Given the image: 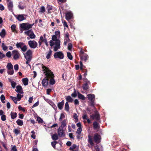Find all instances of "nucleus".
Returning a JSON list of instances; mask_svg holds the SVG:
<instances>
[{
  "mask_svg": "<svg viewBox=\"0 0 151 151\" xmlns=\"http://www.w3.org/2000/svg\"><path fill=\"white\" fill-rule=\"evenodd\" d=\"M42 68L43 69L42 71L43 73L46 76L48 80L50 79V83L51 85H53L55 83V81L54 79V75L53 72H52L48 68L43 65H42Z\"/></svg>",
  "mask_w": 151,
  "mask_h": 151,
  "instance_id": "obj_1",
  "label": "nucleus"
},
{
  "mask_svg": "<svg viewBox=\"0 0 151 151\" xmlns=\"http://www.w3.org/2000/svg\"><path fill=\"white\" fill-rule=\"evenodd\" d=\"M16 46L17 48H20L21 50L23 52H25L27 49V46L23 42H17Z\"/></svg>",
  "mask_w": 151,
  "mask_h": 151,
  "instance_id": "obj_2",
  "label": "nucleus"
},
{
  "mask_svg": "<svg viewBox=\"0 0 151 151\" xmlns=\"http://www.w3.org/2000/svg\"><path fill=\"white\" fill-rule=\"evenodd\" d=\"M34 24L35 23H33L32 24H29L28 23H23L20 24V27L24 30H27L32 28Z\"/></svg>",
  "mask_w": 151,
  "mask_h": 151,
  "instance_id": "obj_3",
  "label": "nucleus"
},
{
  "mask_svg": "<svg viewBox=\"0 0 151 151\" xmlns=\"http://www.w3.org/2000/svg\"><path fill=\"white\" fill-rule=\"evenodd\" d=\"M79 55L81 59L82 60L86 62L88 58V56L87 54L84 52L82 49L79 53Z\"/></svg>",
  "mask_w": 151,
  "mask_h": 151,
  "instance_id": "obj_4",
  "label": "nucleus"
},
{
  "mask_svg": "<svg viewBox=\"0 0 151 151\" xmlns=\"http://www.w3.org/2000/svg\"><path fill=\"white\" fill-rule=\"evenodd\" d=\"M12 55L13 57V59L17 60H18L20 56V54L19 53L18 50H14L12 52Z\"/></svg>",
  "mask_w": 151,
  "mask_h": 151,
  "instance_id": "obj_5",
  "label": "nucleus"
},
{
  "mask_svg": "<svg viewBox=\"0 0 151 151\" xmlns=\"http://www.w3.org/2000/svg\"><path fill=\"white\" fill-rule=\"evenodd\" d=\"M54 57L55 59H62L64 58V55L62 52L59 51L55 52L54 54Z\"/></svg>",
  "mask_w": 151,
  "mask_h": 151,
  "instance_id": "obj_6",
  "label": "nucleus"
},
{
  "mask_svg": "<svg viewBox=\"0 0 151 151\" xmlns=\"http://www.w3.org/2000/svg\"><path fill=\"white\" fill-rule=\"evenodd\" d=\"M90 118L93 120L96 119L98 121L100 120V116L98 111L95 112L94 114L90 115Z\"/></svg>",
  "mask_w": 151,
  "mask_h": 151,
  "instance_id": "obj_7",
  "label": "nucleus"
},
{
  "mask_svg": "<svg viewBox=\"0 0 151 151\" xmlns=\"http://www.w3.org/2000/svg\"><path fill=\"white\" fill-rule=\"evenodd\" d=\"M28 44L29 47L33 49H35L38 45L37 43L34 40H29L28 42Z\"/></svg>",
  "mask_w": 151,
  "mask_h": 151,
  "instance_id": "obj_8",
  "label": "nucleus"
},
{
  "mask_svg": "<svg viewBox=\"0 0 151 151\" xmlns=\"http://www.w3.org/2000/svg\"><path fill=\"white\" fill-rule=\"evenodd\" d=\"M59 41H60L59 39H57V37L55 35H53L52 37V40H50L49 42L50 46L52 47L55 45V42Z\"/></svg>",
  "mask_w": 151,
  "mask_h": 151,
  "instance_id": "obj_9",
  "label": "nucleus"
},
{
  "mask_svg": "<svg viewBox=\"0 0 151 151\" xmlns=\"http://www.w3.org/2000/svg\"><path fill=\"white\" fill-rule=\"evenodd\" d=\"M93 139L94 142L97 144L101 142V136L98 133L94 134Z\"/></svg>",
  "mask_w": 151,
  "mask_h": 151,
  "instance_id": "obj_10",
  "label": "nucleus"
},
{
  "mask_svg": "<svg viewBox=\"0 0 151 151\" xmlns=\"http://www.w3.org/2000/svg\"><path fill=\"white\" fill-rule=\"evenodd\" d=\"M32 51L31 50L29 49L27 51L25 55L24 54V55L25 58H27V59H32Z\"/></svg>",
  "mask_w": 151,
  "mask_h": 151,
  "instance_id": "obj_11",
  "label": "nucleus"
},
{
  "mask_svg": "<svg viewBox=\"0 0 151 151\" xmlns=\"http://www.w3.org/2000/svg\"><path fill=\"white\" fill-rule=\"evenodd\" d=\"M55 46L54 47L53 50L54 51L56 52L60 48V41L55 42Z\"/></svg>",
  "mask_w": 151,
  "mask_h": 151,
  "instance_id": "obj_12",
  "label": "nucleus"
},
{
  "mask_svg": "<svg viewBox=\"0 0 151 151\" xmlns=\"http://www.w3.org/2000/svg\"><path fill=\"white\" fill-rule=\"evenodd\" d=\"M48 79L46 76L42 81V84L44 87H46L48 84Z\"/></svg>",
  "mask_w": 151,
  "mask_h": 151,
  "instance_id": "obj_13",
  "label": "nucleus"
},
{
  "mask_svg": "<svg viewBox=\"0 0 151 151\" xmlns=\"http://www.w3.org/2000/svg\"><path fill=\"white\" fill-rule=\"evenodd\" d=\"M63 129L61 128L60 127L58 131V135L59 137H64L65 136V134L63 130Z\"/></svg>",
  "mask_w": 151,
  "mask_h": 151,
  "instance_id": "obj_14",
  "label": "nucleus"
},
{
  "mask_svg": "<svg viewBox=\"0 0 151 151\" xmlns=\"http://www.w3.org/2000/svg\"><path fill=\"white\" fill-rule=\"evenodd\" d=\"M24 14H18L16 15V17L18 21H21L26 19L24 17Z\"/></svg>",
  "mask_w": 151,
  "mask_h": 151,
  "instance_id": "obj_15",
  "label": "nucleus"
},
{
  "mask_svg": "<svg viewBox=\"0 0 151 151\" xmlns=\"http://www.w3.org/2000/svg\"><path fill=\"white\" fill-rule=\"evenodd\" d=\"M91 85L90 81H88L87 83H85L82 85V88L84 90H86L89 88V85Z\"/></svg>",
  "mask_w": 151,
  "mask_h": 151,
  "instance_id": "obj_16",
  "label": "nucleus"
},
{
  "mask_svg": "<svg viewBox=\"0 0 151 151\" xmlns=\"http://www.w3.org/2000/svg\"><path fill=\"white\" fill-rule=\"evenodd\" d=\"M73 17V14L71 12H67L65 14V19L68 21L70 20Z\"/></svg>",
  "mask_w": 151,
  "mask_h": 151,
  "instance_id": "obj_17",
  "label": "nucleus"
},
{
  "mask_svg": "<svg viewBox=\"0 0 151 151\" xmlns=\"http://www.w3.org/2000/svg\"><path fill=\"white\" fill-rule=\"evenodd\" d=\"M16 88L17 89H15V91L17 93H18L21 94L23 93L22 88L21 86H16Z\"/></svg>",
  "mask_w": 151,
  "mask_h": 151,
  "instance_id": "obj_18",
  "label": "nucleus"
},
{
  "mask_svg": "<svg viewBox=\"0 0 151 151\" xmlns=\"http://www.w3.org/2000/svg\"><path fill=\"white\" fill-rule=\"evenodd\" d=\"M88 142L89 143L90 145L91 146L94 145V143L93 140L92 136H91L90 134L88 135Z\"/></svg>",
  "mask_w": 151,
  "mask_h": 151,
  "instance_id": "obj_19",
  "label": "nucleus"
},
{
  "mask_svg": "<svg viewBox=\"0 0 151 151\" xmlns=\"http://www.w3.org/2000/svg\"><path fill=\"white\" fill-rule=\"evenodd\" d=\"M7 6L9 11L11 12L12 11V8L13 6L12 1L7 2Z\"/></svg>",
  "mask_w": 151,
  "mask_h": 151,
  "instance_id": "obj_20",
  "label": "nucleus"
},
{
  "mask_svg": "<svg viewBox=\"0 0 151 151\" xmlns=\"http://www.w3.org/2000/svg\"><path fill=\"white\" fill-rule=\"evenodd\" d=\"M64 104V100H62L61 102L58 104L57 106L59 109L62 110L63 109Z\"/></svg>",
  "mask_w": 151,
  "mask_h": 151,
  "instance_id": "obj_21",
  "label": "nucleus"
},
{
  "mask_svg": "<svg viewBox=\"0 0 151 151\" xmlns=\"http://www.w3.org/2000/svg\"><path fill=\"white\" fill-rule=\"evenodd\" d=\"M40 40H41L43 42H45L47 47L48 46V44L47 42V40L46 38L43 39V37L42 36H41L40 37Z\"/></svg>",
  "mask_w": 151,
  "mask_h": 151,
  "instance_id": "obj_22",
  "label": "nucleus"
},
{
  "mask_svg": "<svg viewBox=\"0 0 151 151\" xmlns=\"http://www.w3.org/2000/svg\"><path fill=\"white\" fill-rule=\"evenodd\" d=\"M93 126L94 129H99V124L96 121H95L93 122Z\"/></svg>",
  "mask_w": 151,
  "mask_h": 151,
  "instance_id": "obj_23",
  "label": "nucleus"
},
{
  "mask_svg": "<svg viewBox=\"0 0 151 151\" xmlns=\"http://www.w3.org/2000/svg\"><path fill=\"white\" fill-rule=\"evenodd\" d=\"M87 96L88 99L90 101L93 100L95 97L94 95L93 94H89Z\"/></svg>",
  "mask_w": 151,
  "mask_h": 151,
  "instance_id": "obj_24",
  "label": "nucleus"
},
{
  "mask_svg": "<svg viewBox=\"0 0 151 151\" xmlns=\"http://www.w3.org/2000/svg\"><path fill=\"white\" fill-rule=\"evenodd\" d=\"M67 120L65 119H64L62 121L61 123V126L60 127L61 128L63 129L65 126H66L67 124Z\"/></svg>",
  "mask_w": 151,
  "mask_h": 151,
  "instance_id": "obj_25",
  "label": "nucleus"
},
{
  "mask_svg": "<svg viewBox=\"0 0 151 151\" xmlns=\"http://www.w3.org/2000/svg\"><path fill=\"white\" fill-rule=\"evenodd\" d=\"M78 98L79 99H82L83 100H84L85 99V97L84 95L80 93L79 92H78Z\"/></svg>",
  "mask_w": 151,
  "mask_h": 151,
  "instance_id": "obj_26",
  "label": "nucleus"
},
{
  "mask_svg": "<svg viewBox=\"0 0 151 151\" xmlns=\"http://www.w3.org/2000/svg\"><path fill=\"white\" fill-rule=\"evenodd\" d=\"M28 79L27 78H24L22 79V82L24 86H26L28 84Z\"/></svg>",
  "mask_w": 151,
  "mask_h": 151,
  "instance_id": "obj_27",
  "label": "nucleus"
},
{
  "mask_svg": "<svg viewBox=\"0 0 151 151\" xmlns=\"http://www.w3.org/2000/svg\"><path fill=\"white\" fill-rule=\"evenodd\" d=\"M6 32L5 30L4 29H3L1 32L0 33V35L2 38H4L6 35Z\"/></svg>",
  "mask_w": 151,
  "mask_h": 151,
  "instance_id": "obj_28",
  "label": "nucleus"
},
{
  "mask_svg": "<svg viewBox=\"0 0 151 151\" xmlns=\"http://www.w3.org/2000/svg\"><path fill=\"white\" fill-rule=\"evenodd\" d=\"M58 135L56 133L53 134L52 136V138L53 140L54 141L57 140L58 138Z\"/></svg>",
  "mask_w": 151,
  "mask_h": 151,
  "instance_id": "obj_29",
  "label": "nucleus"
},
{
  "mask_svg": "<svg viewBox=\"0 0 151 151\" xmlns=\"http://www.w3.org/2000/svg\"><path fill=\"white\" fill-rule=\"evenodd\" d=\"M9 81L11 83V85L12 87L14 88L15 87L16 85V82L10 79H9Z\"/></svg>",
  "mask_w": 151,
  "mask_h": 151,
  "instance_id": "obj_30",
  "label": "nucleus"
},
{
  "mask_svg": "<svg viewBox=\"0 0 151 151\" xmlns=\"http://www.w3.org/2000/svg\"><path fill=\"white\" fill-rule=\"evenodd\" d=\"M65 99L67 101V102L68 103V102H72L73 100V99L70 96H66Z\"/></svg>",
  "mask_w": 151,
  "mask_h": 151,
  "instance_id": "obj_31",
  "label": "nucleus"
},
{
  "mask_svg": "<svg viewBox=\"0 0 151 151\" xmlns=\"http://www.w3.org/2000/svg\"><path fill=\"white\" fill-rule=\"evenodd\" d=\"M11 118L13 119L16 118L17 117V113L16 112H11Z\"/></svg>",
  "mask_w": 151,
  "mask_h": 151,
  "instance_id": "obj_32",
  "label": "nucleus"
},
{
  "mask_svg": "<svg viewBox=\"0 0 151 151\" xmlns=\"http://www.w3.org/2000/svg\"><path fill=\"white\" fill-rule=\"evenodd\" d=\"M8 70H12L13 69V66L11 63H8L6 66Z\"/></svg>",
  "mask_w": 151,
  "mask_h": 151,
  "instance_id": "obj_33",
  "label": "nucleus"
},
{
  "mask_svg": "<svg viewBox=\"0 0 151 151\" xmlns=\"http://www.w3.org/2000/svg\"><path fill=\"white\" fill-rule=\"evenodd\" d=\"M69 105L68 103L66 102L65 104V109L67 111H69Z\"/></svg>",
  "mask_w": 151,
  "mask_h": 151,
  "instance_id": "obj_34",
  "label": "nucleus"
},
{
  "mask_svg": "<svg viewBox=\"0 0 151 151\" xmlns=\"http://www.w3.org/2000/svg\"><path fill=\"white\" fill-rule=\"evenodd\" d=\"M16 123L18 125L21 126H22L23 124V121L19 119H18L16 121Z\"/></svg>",
  "mask_w": 151,
  "mask_h": 151,
  "instance_id": "obj_35",
  "label": "nucleus"
},
{
  "mask_svg": "<svg viewBox=\"0 0 151 151\" xmlns=\"http://www.w3.org/2000/svg\"><path fill=\"white\" fill-rule=\"evenodd\" d=\"M64 40L66 41L69 42L70 39L69 38V35L68 33H67L65 34V35L64 37Z\"/></svg>",
  "mask_w": 151,
  "mask_h": 151,
  "instance_id": "obj_36",
  "label": "nucleus"
},
{
  "mask_svg": "<svg viewBox=\"0 0 151 151\" xmlns=\"http://www.w3.org/2000/svg\"><path fill=\"white\" fill-rule=\"evenodd\" d=\"M10 97L13 101L15 104H17V101H18V100L16 97L10 96Z\"/></svg>",
  "mask_w": 151,
  "mask_h": 151,
  "instance_id": "obj_37",
  "label": "nucleus"
},
{
  "mask_svg": "<svg viewBox=\"0 0 151 151\" xmlns=\"http://www.w3.org/2000/svg\"><path fill=\"white\" fill-rule=\"evenodd\" d=\"M52 51L51 50H50L48 53L47 55L46 58L47 59H49L50 57V56L52 55Z\"/></svg>",
  "mask_w": 151,
  "mask_h": 151,
  "instance_id": "obj_38",
  "label": "nucleus"
},
{
  "mask_svg": "<svg viewBox=\"0 0 151 151\" xmlns=\"http://www.w3.org/2000/svg\"><path fill=\"white\" fill-rule=\"evenodd\" d=\"M22 3L21 2H20L19 3V4L18 5V6L19 9H24L25 7V6L24 5H22L21 4H22Z\"/></svg>",
  "mask_w": 151,
  "mask_h": 151,
  "instance_id": "obj_39",
  "label": "nucleus"
},
{
  "mask_svg": "<svg viewBox=\"0 0 151 151\" xmlns=\"http://www.w3.org/2000/svg\"><path fill=\"white\" fill-rule=\"evenodd\" d=\"M67 56L69 59L72 60L73 59V56L70 52H67Z\"/></svg>",
  "mask_w": 151,
  "mask_h": 151,
  "instance_id": "obj_40",
  "label": "nucleus"
},
{
  "mask_svg": "<svg viewBox=\"0 0 151 151\" xmlns=\"http://www.w3.org/2000/svg\"><path fill=\"white\" fill-rule=\"evenodd\" d=\"M23 95H21L19 93H18L17 94V99L18 100V101H19L20 100L21 98L23 97Z\"/></svg>",
  "mask_w": 151,
  "mask_h": 151,
  "instance_id": "obj_41",
  "label": "nucleus"
},
{
  "mask_svg": "<svg viewBox=\"0 0 151 151\" xmlns=\"http://www.w3.org/2000/svg\"><path fill=\"white\" fill-rule=\"evenodd\" d=\"M11 28L12 31L14 32H16V25L15 24H12L11 27Z\"/></svg>",
  "mask_w": 151,
  "mask_h": 151,
  "instance_id": "obj_42",
  "label": "nucleus"
},
{
  "mask_svg": "<svg viewBox=\"0 0 151 151\" xmlns=\"http://www.w3.org/2000/svg\"><path fill=\"white\" fill-rule=\"evenodd\" d=\"M45 11V7L44 6H42L41 7L40 10L39 11L40 13H44Z\"/></svg>",
  "mask_w": 151,
  "mask_h": 151,
  "instance_id": "obj_43",
  "label": "nucleus"
},
{
  "mask_svg": "<svg viewBox=\"0 0 151 151\" xmlns=\"http://www.w3.org/2000/svg\"><path fill=\"white\" fill-rule=\"evenodd\" d=\"M2 47L3 50L4 51L6 50L8 48V47L5 45L4 43H2Z\"/></svg>",
  "mask_w": 151,
  "mask_h": 151,
  "instance_id": "obj_44",
  "label": "nucleus"
},
{
  "mask_svg": "<svg viewBox=\"0 0 151 151\" xmlns=\"http://www.w3.org/2000/svg\"><path fill=\"white\" fill-rule=\"evenodd\" d=\"M0 99L2 103H5V101H4V100L5 99V97L4 95L2 94L1 95L0 97Z\"/></svg>",
  "mask_w": 151,
  "mask_h": 151,
  "instance_id": "obj_45",
  "label": "nucleus"
},
{
  "mask_svg": "<svg viewBox=\"0 0 151 151\" xmlns=\"http://www.w3.org/2000/svg\"><path fill=\"white\" fill-rule=\"evenodd\" d=\"M37 120L39 123H42L43 122L42 119L39 116L37 117Z\"/></svg>",
  "mask_w": 151,
  "mask_h": 151,
  "instance_id": "obj_46",
  "label": "nucleus"
},
{
  "mask_svg": "<svg viewBox=\"0 0 151 151\" xmlns=\"http://www.w3.org/2000/svg\"><path fill=\"white\" fill-rule=\"evenodd\" d=\"M29 37L31 39H34L35 37V35L33 33V32H32V33L30 34Z\"/></svg>",
  "mask_w": 151,
  "mask_h": 151,
  "instance_id": "obj_47",
  "label": "nucleus"
},
{
  "mask_svg": "<svg viewBox=\"0 0 151 151\" xmlns=\"http://www.w3.org/2000/svg\"><path fill=\"white\" fill-rule=\"evenodd\" d=\"M47 9L49 13H50V12H49L52 9V7L51 6L47 4Z\"/></svg>",
  "mask_w": 151,
  "mask_h": 151,
  "instance_id": "obj_48",
  "label": "nucleus"
},
{
  "mask_svg": "<svg viewBox=\"0 0 151 151\" xmlns=\"http://www.w3.org/2000/svg\"><path fill=\"white\" fill-rule=\"evenodd\" d=\"M14 132L16 135H17L18 134H19L20 133V131L17 129H15L14 130Z\"/></svg>",
  "mask_w": 151,
  "mask_h": 151,
  "instance_id": "obj_49",
  "label": "nucleus"
},
{
  "mask_svg": "<svg viewBox=\"0 0 151 151\" xmlns=\"http://www.w3.org/2000/svg\"><path fill=\"white\" fill-rule=\"evenodd\" d=\"M14 71L13 69L12 70H8L7 73L9 75H12L14 74Z\"/></svg>",
  "mask_w": 151,
  "mask_h": 151,
  "instance_id": "obj_50",
  "label": "nucleus"
},
{
  "mask_svg": "<svg viewBox=\"0 0 151 151\" xmlns=\"http://www.w3.org/2000/svg\"><path fill=\"white\" fill-rule=\"evenodd\" d=\"M76 144H73L71 147H70L69 149L71 150L74 151V150L76 148Z\"/></svg>",
  "mask_w": 151,
  "mask_h": 151,
  "instance_id": "obj_51",
  "label": "nucleus"
},
{
  "mask_svg": "<svg viewBox=\"0 0 151 151\" xmlns=\"http://www.w3.org/2000/svg\"><path fill=\"white\" fill-rule=\"evenodd\" d=\"M5 55L6 56L9 58H11L12 56L11 52L10 51H9L7 52L6 53V55Z\"/></svg>",
  "mask_w": 151,
  "mask_h": 151,
  "instance_id": "obj_52",
  "label": "nucleus"
},
{
  "mask_svg": "<svg viewBox=\"0 0 151 151\" xmlns=\"http://www.w3.org/2000/svg\"><path fill=\"white\" fill-rule=\"evenodd\" d=\"M68 49L69 50L71 51L72 48V45L71 43L68 44Z\"/></svg>",
  "mask_w": 151,
  "mask_h": 151,
  "instance_id": "obj_53",
  "label": "nucleus"
},
{
  "mask_svg": "<svg viewBox=\"0 0 151 151\" xmlns=\"http://www.w3.org/2000/svg\"><path fill=\"white\" fill-rule=\"evenodd\" d=\"M77 96L76 91V90L74 89L73 93L71 94V96L73 97H76Z\"/></svg>",
  "mask_w": 151,
  "mask_h": 151,
  "instance_id": "obj_54",
  "label": "nucleus"
},
{
  "mask_svg": "<svg viewBox=\"0 0 151 151\" xmlns=\"http://www.w3.org/2000/svg\"><path fill=\"white\" fill-rule=\"evenodd\" d=\"M82 131V128H78L77 129L76 132L77 134H80L81 133Z\"/></svg>",
  "mask_w": 151,
  "mask_h": 151,
  "instance_id": "obj_55",
  "label": "nucleus"
},
{
  "mask_svg": "<svg viewBox=\"0 0 151 151\" xmlns=\"http://www.w3.org/2000/svg\"><path fill=\"white\" fill-rule=\"evenodd\" d=\"M82 71L84 73V74H83V76L84 77H86L87 75V70L86 69H84L83 70H82Z\"/></svg>",
  "mask_w": 151,
  "mask_h": 151,
  "instance_id": "obj_56",
  "label": "nucleus"
},
{
  "mask_svg": "<svg viewBox=\"0 0 151 151\" xmlns=\"http://www.w3.org/2000/svg\"><path fill=\"white\" fill-rule=\"evenodd\" d=\"M5 57L6 55H5L0 52V59H1Z\"/></svg>",
  "mask_w": 151,
  "mask_h": 151,
  "instance_id": "obj_57",
  "label": "nucleus"
},
{
  "mask_svg": "<svg viewBox=\"0 0 151 151\" xmlns=\"http://www.w3.org/2000/svg\"><path fill=\"white\" fill-rule=\"evenodd\" d=\"M32 30H29L27 31H25L24 33V34L28 36H29V35H30V32H32V31H31Z\"/></svg>",
  "mask_w": 151,
  "mask_h": 151,
  "instance_id": "obj_58",
  "label": "nucleus"
},
{
  "mask_svg": "<svg viewBox=\"0 0 151 151\" xmlns=\"http://www.w3.org/2000/svg\"><path fill=\"white\" fill-rule=\"evenodd\" d=\"M16 146L14 145L11 148V151H17Z\"/></svg>",
  "mask_w": 151,
  "mask_h": 151,
  "instance_id": "obj_59",
  "label": "nucleus"
},
{
  "mask_svg": "<svg viewBox=\"0 0 151 151\" xmlns=\"http://www.w3.org/2000/svg\"><path fill=\"white\" fill-rule=\"evenodd\" d=\"M18 108L19 110H21L23 112H24L25 111V110L21 106H18Z\"/></svg>",
  "mask_w": 151,
  "mask_h": 151,
  "instance_id": "obj_60",
  "label": "nucleus"
},
{
  "mask_svg": "<svg viewBox=\"0 0 151 151\" xmlns=\"http://www.w3.org/2000/svg\"><path fill=\"white\" fill-rule=\"evenodd\" d=\"M65 117V116L64 114L63 113L61 114L60 115V116L59 119V121H61L62 120L63 118H64Z\"/></svg>",
  "mask_w": 151,
  "mask_h": 151,
  "instance_id": "obj_61",
  "label": "nucleus"
},
{
  "mask_svg": "<svg viewBox=\"0 0 151 151\" xmlns=\"http://www.w3.org/2000/svg\"><path fill=\"white\" fill-rule=\"evenodd\" d=\"M1 119L3 121H5L6 120V116L5 115H2L1 117Z\"/></svg>",
  "mask_w": 151,
  "mask_h": 151,
  "instance_id": "obj_62",
  "label": "nucleus"
},
{
  "mask_svg": "<svg viewBox=\"0 0 151 151\" xmlns=\"http://www.w3.org/2000/svg\"><path fill=\"white\" fill-rule=\"evenodd\" d=\"M14 69L15 70L17 71L19 69V66L18 64L15 65L14 66Z\"/></svg>",
  "mask_w": 151,
  "mask_h": 151,
  "instance_id": "obj_63",
  "label": "nucleus"
},
{
  "mask_svg": "<svg viewBox=\"0 0 151 151\" xmlns=\"http://www.w3.org/2000/svg\"><path fill=\"white\" fill-rule=\"evenodd\" d=\"M74 104L75 105H78L79 104V101L77 99H76L74 100Z\"/></svg>",
  "mask_w": 151,
  "mask_h": 151,
  "instance_id": "obj_64",
  "label": "nucleus"
}]
</instances>
